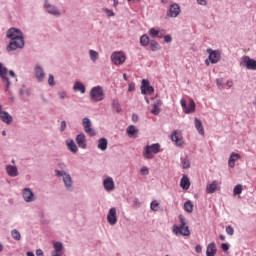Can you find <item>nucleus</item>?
<instances>
[{"label":"nucleus","instance_id":"nucleus-62","mask_svg":"<svg viewBox=\"0 0 256 256\" xmlns=\"http://www.w3.org/2000/svg\"><path fill=\"white\" fill-rule=\"evenodd\" d=\"M119 5V1L114 0V7H117Z\"/></svg>","mask_w":256,"mask_h":256},{"label":"nucleus","instance_id":"nucleus-34","mask_svg":"<svg viewBox=\"0 0 256 256\" xmlns=\"http://www.w3.org/2000/svg\"><path fill=\"white\" fill-rule=\"evenodd\" d=\"M89 55H90V59H91V61H93V63H95L97 61V59H99V52H97L95 50H90Z\"/></svg>","mask_w":256,"mask_h":256},{"label":"nucleus","instance_id":"nucleus-60","mask_svg":"<svg viewBox=\"0 0 256 256\" xmlns=\"http://www.w3.org/2000/svg\"><path fill=\"white\" fill-rule=\"evenodd\" d=\"M217 85H218V87H221L222 81L220 79L217 80Z\"/></svg>","mask_w":256,"mask_h":256},{"label":"nucleus","instance_id":"nucleus-37","mask_svg":"<svg viewBox=\"0 0 256 256\" xmlns=\"http://www.w3.org/2000/svg\"><path fill=\"white\" fill-rule=\"evenodd\" d=\"M112 107L116 111V113H121L122 109H121V104H119V101L113 100Z\"/></svg>","mask_w":256,"mask_h":256},{"label":"nucleus","instance_id":"nucleus-30","mask_svg":"<svg viewBox=\"0 0 256 256\" xmlns=\"http://www.w3.org/2000/svg\"><path fill=\"white\" fill-rule=\"evenodd\" d=\"M64 185L67 189H71V186L73 185V182L71 180V176L68 174H64L63 176Z\"/></svg>","mask_w":256,"mask_h":256},{"label":"nucleus","instance_id":"nucleus-4","mask_svg":"<svg viewBox=\"0 0 256 256\" xmlns=\"http://www.w3.org/2000/svg\"><path fill=\"white\" fill-rule=\"evenodd\" d=\"M90 99L96 102L103 101L105 99L103 88L101 86L93 87L90 91Z\"/></svg>","mask_w":256,"mask_h":256},{"label":"nucleus","instance_id":"nucleus-22","mask_svg":"<svg viewBox=\"0 0 256 256\" xmlns=\"http://www.w3.org/2000/svg\"><path fill=\"white\" fill-rule=\"evenodd\" d=\"M241 159V155L235 152H232L228 161L229 167L233 169L235 167V161H239Z\"/></svg>","mask_w":256,"mask_h":256},{"label":"nucleus","instance_id":"nucleus-53","mask_svg":"<svg viewBox=\"0 0 256 256\" xmlns=\"http://www.w3.org/2000/svg\"><path fill=\"white\" fill-rule=\"evenodd\" d=\"M201 251H203V248L201 247V245H196L195 252L196 253H201Z\"/></svg>","mask_w":256,"mask_h":256},{"label":"nucleus","instance_id":"nucleus-44","mask_svg":"<svg viewBox=\"0 0 256 256\" xmlns=\"http://www.w3.org/2000/svg\"><path fill=\"white\" fill-rule=\"evenodd\" d=\"M48 85H50L51 87L55 85V77L51 74L49 75V78H48Z\"/></svg>","mask_w":256,"mask_h":256},{"label":"nucleus","instance_id":"nucleus-1","mask_svg":"<svg viewBox=\"0 0 256 256\" xmlns=\"http://www.w3.org/2000/svg\"><path fill=\"white\" fill-rule=\"evenodd\" d=\"M6 37L11 39L7 51H15L16 49H23L25 47V40H23V33L17 28H10L7 31Z\"/></svg>","mask_w":256,"mask_h":256},{"label":"nucleus","instance_id":"nucleus-38","mask_svg":"<svg viewBox=\"0 0 256 256\" xmlns=\"http://www.w3.org/2000/svg\"><path fill=\"white\" fill-rule=\"evenodd\" d=\"M150 49H151V51H159V49H160L159 43H157V41H155V40H151L150 41Z\"/></svg>","mask_w":256,"mask_h":256},{"label":"nucleus","instance_id":"nucleus-9","mask_svg":"<svg viewBox=\"0 0 256 256\" xmlns=\"http://www.w3.org/2000/svg\"><path fill=\"white\" fill-rule=\"evenodd\" d=\"M181 107L184 109V113L186 115H189V113H193L195 111V101L190 100L189 104L187 105V102L185 99L180 100Z\"/></svg>","mask_w":256,"mask_h":256},{"label":"nucleus","instance_id":"nucleus-18","mask_svg":"<svg viewBox=\"0 0 256 256\" xmlns=\"http://www.w3.org/2000/svg\"><path fill=\"white\" fill-rule=\"evenodd\" d=\"M181 13V8L179 7V4H172L168 10L167 15L169 17H177Z\"/></svg>","mask_w":256,"mask_h":256},{"label":"nucleus","instance_id":"nucleus-24","mask_svg":"<svg viewBox=\"0 0 256 256\" xmlns=\"http://www.w3.org/2000/svg\"><path fill=\"white\" fill-rule=\"evenodd\" d=\"M180 187H182L185 191L191 187V182L189 181V177L184 175L180 180Z\"/></svg>","mask_w":256,"mask_h":256},{"label":"nucleus","instance_id":"nucleus-45","mask_svg":"<svg viewBox=\"0 0 256 256\" xmlns=\"http://www.w3.org/2000/svg\"><path fill=\"white\" fill-rule=\"evenodd\" d=\"M226 233H227V235H234L235 229H233L232 226H227L226 227Z\"/></svg>","mask_w":256,"mask_h":256},{"label":"nucleus","instance_id":"nucleus-59","mask_svg":"<svg viewBox=\"0 0 256 256\" xmlns=\"http://www.w3.org/2000/svg\"><path fill=\"white\" fill-rule=\"evenodd\" d=\"M9 75H10V77H12L13 79H15V72H13L12 70L9 71Z\"/></svg>","mask_w":256,"mask_h":256},{"label":"nucleus","instance_id":"nucleus-15","mask_svg":"<svg viewBox=\"0 0 256 256\" xmlns=\"http://www.w3.org/2000/svg\"><path fill=\"white\" fill-rule=\"evenodd\" d=\"M221 183L217 180L212 181L211 184H208L206 187V193L212 194L215 193V191H219L221 189L220 187Z\"/></svg>","mask_w":256,"mask_h":256},{"label":"nucleus","instance_id":"nucleus-55","mask_svg":"<svg viewBox=\"0 0 256 256\" xmlns=\"http://www.w3.org/2000/svg\"><path fill=\"white\" fill-rule=\"evenodd\" d=\"M55 173H56L57 177H64L65 176V174H63V172H61L59 170H56Z\"/></svg>","mask_w":256,"mask_h":256},{"label":"nucleus","instance_id":"nucleus-36","mask_svg":"<svg viewBox=\"0 0 256 256\" xmlns=\"http://www.w3.org/2000/svg\"><path fill=\"white\" fill-rule=\"evenodd\" d=\"M11 235H12V237H13V239H14L15 241H20V240H21V233H19V230L13 229V230L11 231Z\"/></svg>","mask_w":256,"mask_h":256},{"label":"nucleus","instance_id":"nucleus-57","mask_svg":"<svg viewBox=\"0 0 256 256\" xmlns=\"http://www.w3.org/2000/svg\"><path fill=\"white\" fill-rule=\"evenodd\" d=\"M59 97H60V99H65V97H67V93H65V92H60V93H59Z\"/></svg>","mask_w":256,"mask_h":256},{"label":"nucleus","instance_id":"nucleus-32","mask_svg":"<svg viewBox=\"0 0 256 256\" xmlns=\"http://www.w3.org/2000/svg\"><path fill=\"white\" fill-rule=\"evenodd\" d=\"M184 210L187 213H193V202H191V200H188L184 203Z\"/></svg>","mask_w":256,"mask_h":256},{"label":"nucleus","instance_id":"nucleus-25","mask_svg":"<svg viewBox=\"0 0 256 256\" xmlns=\"http://www.w3.org/2000/svg\"><path fill=\"white\" fill-rule=\"evenodd\" d=\"M35 75L38 81H43L45 79V72L43 71V68L41 66L35 67Z\"/></svg>","mask_w":256,"mask_h":256},{"label":"nucleus","instance_id":"nucleus-58","mask_svg":"<svg viewBox=\"0 0 256 256\" xmlns=\"http://www.w3.org/2000/svg\"><path fill=\"white\" fill-rule=\"evenodd\" d=\"M36 255L43 256V250H41V249L36 250Z\"/></svg>","mask_w":256,"mask_h":256},{"label":"nucleus","instance_id":"nucleus-54","mask_svg":"<svg viewBox=\"0 0 256 256\" xmlns=\"http://www.w3.org/2000/svg\"><path fill=\"white\" fill-rule=\"evenodd\" d=\"M128 91H135V84L134 83L129 84Z\"/></svg>","mask_w":256,"mask_h":256},{"label":"nucleus","instance_id":"nucleus-6","mask_svg":"<svg viewBox=\"0 0 256 256\" xmlns=\"http://www.w3.org/2000/svg\"><path fill=\"white\" fill-rule=\"evenodd\" d=\"M206 53H208V59L210 63L215 64L219 63L221 61V52L219 50H213L211 48H208L206 50Z\"/></svg>","mask_w":256,"mask_h":256},{"label":"nucleus","instance_id":"nucleus-43","mask_svg":"<svg viewBox=\"0 0 256 256\" xmlns=\"http://www.w3.org/2000/svg\"><path fill=\"white\" fill-rule=\"evenodd\" d=\"M104 13H106L107 17H115V12H113V10L105 8Z\"/></svg>","mask_w":256,"mask_h":256},{"label":"nucleus","instance_id":"nucleus-31","mask_svg":"<svg viewBox=\"0 0 256 256\" xmlns=\"http://www.w3.org/2000/svg\"><path fill=\"white\" fill-rule=\"evenodd\" d=\"M74 91H80V93H85V85L81 82H76L73 87Z\"/></svg>","mask_w":256,"mask_h":256},{"label":"nucleus","instance_id":"nucleus-41","mask_svg":"<svg viewBox=\"0 0 256 256\" xmlns=\"http://www.w3.org/2000/svg\"><path fill=\"white\" fill-rule=\"evenodd\" d=\"M149 35H150V37H162L160 35V32L158 30H156L155 28H151L149 30Z\"/></svg>","mask_w":256,"mask_h":256},{"label":"nucleus","instance_id":"nucleus-39","mask_svg":"<svg viewBox=\"0 0 256 256\" xmlns=\"http://www.w3.org/2000/svg\"><path fill=\"white\" fill-rule=\"evenodd\" d=\"M243 193V185L238 184L234 187L233 194L234 195H241Z\"/></svg>","mask_w":256,"mask_h":256},{"label":"nucleus","instance_id":"nucleus-46","mask_svg":"<svg viewBox=\"0 0 256 256\" xmlns=\"http://www.w3.org/2000/svg\"><path fill=\"white\" fill-rule=\"evenodd\" d=\"M141 175H149V168L147 167H142L140 170Z\"/></svg>","mask_w":256,"mask_h":256},{"label":"nucleus","instance_id":"nucleus-49","mask_svg":"<svg viewBox=\"0 0 256 256\" xmlns=\"http://www.w3.org/2000/svg\"><path fill=\"white\" fill-rule=\"evenodd\" d=\"M164 41L165 43H171V41H173V38H171V35H166L164 36Z\"/></svg>","mask_w":256,"mask_h":256},{"label":"nucleus","instance_id":"nucleus-27","mask_svg":"<svg viewBox=\"0 0 256 256\" xmlns=\"http://www.w3.org/2000/svg\"><path fill=\"white\" fill-rule=\"evenodd\" d=\"M194 125L199 134L205 135V128H203V123L201 122V120H199L198 118H195Z\"/></svg>","mask_w":256,"mask_h":256},{"label":"nucleus","instance_id":"nucleus-14","mask_svg":"<svg viewBox=\"0 0 256 256\" xmlns=\"http://www.w3.org/2000/svg\"><path fill=\"white\" fill-rule=\"evenodd\" d=\"M44 7H45L47 13H49L50 15H55L56 17H59V15H61V12H59V9H57V7L49 4L48 1H45Z\"/></svg>","mask_w":256,"mask_h":256},{"label":"nucleus","instance_id":"nucleus-12","mask_svg":"<svg viewBox=\"0 0 256 256\" xmlns=\"http://www.w3.org/2000/svg\"><path fill=\"white\" fill-rule=\"evenodd\" d=\"M243 63L246 69H249L251 71H256V60L251 59V57L249 56H244Z\"/></svg>","mask_w":256,"mask_h":256},{"label":"nucleus","instance_id":"nucleus-40","mask_svg":"<svg viewBox=\"0 0 256 256\" xmlns=\"http://www.w3.org/2000/svg\"><path fill=\"white\" fill-rule=\"evenodd\" d=\"M150 208L152 211H159V202L157 200L152 201L150 204Z\"/></svg>","mask_w":256,"mask_h":256},{"label":"nucleus","instance_id":"nucleus-19","mask_svg":"<svg viewBox=\"0 0 256 256\" xmlns=\"http://www.w3.org/2000/svg\"><path fill=\"white\" fill-rule=\"evenodd\" d=\"M103 185L105 191H113V189H115V182L111 177H107L106 179H104Z\"/></svg>","mask_w":256,"mask_h":256},{"label":"nucleus","instance_id":"nucleus-64","mask_svg":"<svg viewBox=\"0 0 256 256\" xmlns=\"http://www.w3.org/2000/svg\"><path fill=\"white\" fill-rule=\"evenodd\" d=\"M221 241H225V235H220Z\"/></svg>","mask_w":256,"mask_h":256},{"label":"nucleus","instance_id":"nucleus-5","mask_svg":"<svg viewBox=\"0 0 256 256\" xmlns=\"http://www.w3.org/2000/svg\"><path fill=\"white\" fill-rule=\"evenodd\" d=\"M111 61L114 63V65H123V63L127 61V56H125V53L121 51L113 52L111 54Z\"/></svg>","mask_w":256,"mask_h":256},{"label":"nucleus","instance_id":"nucleus-63","mask_svg":"<svg viewBox=\"0 0 256 256\" xmlns=\"http://www.w3.org/2000/svg\"><path fill=\"white\" fill-rule=\"evenodd\" d=\"M228 87H233V82H227Z\"/></svg>","mask_w":256,"mask_h":256},{"label":"nucleus","instance_id":"nucleus-17","mask_svg":"<svg viewBox=\"0 0 256 256\" xmlns=\"http://www.w3.org/2000/svg\"><path fill=\"white\" fill-rule=\"evenodd\" d=\"M0 119L3 121V123H6V125H11L13 123V116L9 114L7 111H1L0 112Z\"/></svg>","mask_w":256,"mask_h":256},{"label":"nucleus","instance_id":"nucleus-33","mask_svg":"<svg viewBox=\"0 0 256 256\" xmlns=\"http://www.w3.org/2000/svg\"><path fill=\"white\" fill-rule=\"evenodd\" d=\"M140 44L142 47H147V45H149V36L147 34L140 37Z\"/></svg>","mask_w":256,"mask_h":256},{"label":"nucleus","instance_id":"nucleus-42","mask_svg":"<svg viewBox=\"0 0 256 256\" xmlns=\"http://www.w3.org/2000/svg\"><path fill=\"white\" fill-rule=\"evenodd\" d=\"M54 251L63 253V244L61 242H55L54 243Z\"/></svg>","mask_w":256,"mask_h":256},{"label":"nucleus","instance_id":"nucleus-56","mask_svg":"<svg viewBox=\"0 0 256 256\" xmlns=\"http://www.w3.org/2000/svg\"><path fill=\"white\" fill-rule=\"evenodd\" d=\"M199 5H207V0H197Z\"/></svg>","mask_w":256,"mask_h":256},{"label":"nucleus","instance_id":"nucleus-28","mask_svg":"<svg viewBox=\"0 0 256 256\" xmlns=\"http://www.w3.org/2000/svg\"><path fill=\"white\" fill-rule=\"evenodd\" d=\"M126 133H127L128 137H135V135H137L139 133V130L137 128H135L134 125H130L126 129Z\"/></svg>","mask_w":256,"mask_h":256},{"label":"nucleus","instance_id":"nucleus-23","mask_svg":"<svg viewBox=\"0 0 256 256\" xmlns=\"http://www.w3.org/2000/svg\"><path fill=\"white\" fill-rule=\"evenodd\" d=\"M171 139L177 147H181V145H183V138L177 135V130L172 133Z\"/></svg>","mask_w":256,"mask_h":256},{"label":"nucleus","instance_id":"nucleus-47","mask_svg":"<svg viewBox=\"0 0 256 256\" xmlns=\"http://www.w3.org/2000/svg\"><path fill=\"white\" fill-rule=\"evenodd\" d=\"M182 167L183 169H189V167H191V162H189V160H184Z\"/></svg>","mask_w":256,"mask_h":256},{"label":"nucleus","instance_id":"nucleus-10","mask_svg":"<svg viewBox=\"0 0 256 256\" xmlns=\"http://www.w3.org/2000/svg\"><path fill=\"white\" fill-rule=\"evenodd\" d=\"M82 125L84 127V131L86 135H90V137H93L96 135L95 130L91 127V120L89 118H83Z\"/></svg>","mask_w":256,"mask_h":256},{"label":"nucleus","instance_id":"nucleus-50","mask_svg":"<svg viewBox=\"0 0 256 256\" xmlns=\"http://www.w3.org/2000/svg\"><path fill=\"white\" fill-rule=\"evenodd\" d=\"M66 128H67V122L65 120H63L60 125V131H63Z\"/></svg>","mask_w":256,"mask_h":256},{"label":"nucleus","instance_id":"nucleus-26","mask_svg":"<svg viewBox=\"0 0 256 256\" xmlns=\"http://www.w3.org/2000/svg\"><path fill=\"white\" fill-rule=\"evenodd\" d=\"M161 105H163V102L161 100H157L154 103L153 109L151 110V114L159 115V113H161Z\"/></svg>","mask_w":256,"mask_h":256},{"label":"nucleus","instance_id":"nucleus-2","mask_svg":"<svg viewBox=\"0 0 256 256\" xmlns=\"http://www.w3.org/2000/svg\"><path fill=\"white\" fill-rule=\"evenodd\" d=\"M180 225L173 226V233L176 236L182 235V237H189L191 235V231L189 230V226L187 225V221L183 215L179 216Z\"/></svg>","mask_w":256,"mask_h":256},{"label":"nucleus","instance_id":"nucleus-21","mask_svg":"<svg viewBox=\"0 0 256 256\" xmlns=\"http://www.w3.org/2000/svg\"><path fill=\"white\" fill-rule=\"evenodd\" d=\"M6 172L9 177H17L19 175V170L17 169V166L13 165H7Z\"/></svg>","mask_w":256,"mask_h":256},{"label":"nucleus","instance_id":"nucleus-7","mask_svg":"<svg viewBox=\"0 0 256 256\" xmlns=\"http://www.w3.org/2000/svg\"><path fill=\"white\" fill-rule=\"evenodd\" d=\"M8 70L3 66V64L0 63V77L2 79V83L6 87V91H9V87H11V81H9V78L7 77Z\"/></svg>","mask_w":256,"mask_h":256},{"label":"nucleus","instance_id":"nucleus-11","mask_svg":"<svg viewBox=\"0 0 256 256\" xmlns=\"http://www.w3.org/2000/svg\"><path fill=\"white\" fill-rule=\"evenodd\" d=\"M22 197L26 203H33L35 201V194L29 188H24L22 190Z\"/></svg>","mask_w":256,"mask_h":256},{"label":"nucleus","instance_id":"nucleus-35","mask_svg":"<svg viewBox=\"0 0 256 256\" xmlns=\"http://www.w3.org/2000/svg\"><path fill=\"white\" fill-rule=\"evenodd\" d=\"M67 146H68V149H70V151H71L72 153H76V152L78 151V149H77V144H75V141H73V140H71L70 142H68Z\"/></svg>","mask_w":256,"mask_h":256},{"label":"nucleus","instance_id":"nucleus-29","mask_svg":"<svg viewBox=\"0 0 256 256\" xmlns=\"http://www.w3.org/2000/svg\"><path fill=\"white\" fill-rule=\"evenodd\" d=\"M107 145H108L107 139L101 138L98 140V149H100L101 151H106Z\"/></svg>","mask_w":256,"mask_h":256},{"label":"nucleus","instance_id":"nucleus-13","mask_svg":"<svg viewBox=\"0 0 256 256\" xmlns=\"http://www.w3.org/2000/svg\"><path fill=\"white\" fill-rule=\"evenodd\" d=\"M107 221L109 225H115L117 223V209L110 208L109 213L107 215Z\"/></svg>","mask_w":256,"mask_h":256},{"label":"nucleus","instance_id":"nucleus-20","mask_svg":"<svg viewBox=\"0 0 256 256\" xmlns=\"http://www.w3.org/2000/svg\"><path fill=\"white\" fill-rule=\"evenodd\" d=\"M217 255V245H215V242H212L208 244L206 248V256H215Z\"/></svg>","mask_w":256,"mask_h":256},{"label":"nucleus","instance_id":"nucleus-52","mask_svg":"<svg viewBox=\"0 0 256 256\" xmlns=\"http://www.w3.org/2000/svg\"><path fill=\"white\" fill-rule=\"evenodd\" d=\"M52 256H63V252H59V251L54 250L52 252Z\"/></svg>","mask_w":256,"mask_h":256},{"label":"nucleus","instance_id":"nucleus-48","mask_svg":"<svg viewBox=\"0 0 256 256\" xmlns=\"http://www.w3.org/2000/svg\"><path fill=\"white\" fill-rule=\"evenodd\" d=\"M221 249H222L223 251H229V244H227V243H222V244H221Z\"/></svg>","mask_w":256,"mask_h":256},{"label":"nucleus","instance_id":"nucleus-16","mask_svg":"<svg viewBox=\"0 0 256 256\" xmlns=\"http://www.w3.org/2000/svg\"><path fill=\"white\" fill-rule=\"evenodd\" d=\"M76 143L80 149H86L87 148V139L85 137L84 133H80L76 136Z\"/></svg>","mask_w":256,"mask_h":256},{"label":"nucleus","instance_id":"nucleus-51","mask_svg":"<svg viewBox=\"0 0 256 256\" xmlns=\"http://www.w3.org/2000/svg\"><path fill=\"white\" fill-rule=\"evenodd\" d=\"M132 121H133V123H137V121H139V116L137 114H133Z\"/></svg>","mask_w":256,"mask_h":256},{"label":"nucleus","instance_id":"nucleus-8","mask_svg":"<svg viewBox=\"0 0 256 256\" xmlns=\"http://www.w3.org/2000/svg\"><path fill=\"white\" fill-rule=\"evenodd\" d=\"M141 93L142 95H153V93H155V89L153 88V86L149 85V80H142Z\"/></svg>","mask_w":256,"mask_h":256},{"label":"nucleus","instance_id":"nucleus-3","mask_svg":"<svg viewBox=\"0 0 256 256\" xmlns=\"http://www.w3.org/2000/svg\"><path fill=\"white\" fill-rule=\"evenodd\" d=\"M157 153H161V145H159V143L146 145L143 148L142 155L144 159H154Z\"/></svg>","mask_w":256,"mask_h":256},{"label":"nucleus","instance_id":"nucleus-61","mask_svg":"<svg viewBox=\"0 0 256 256\" xmlns=\"http://www.w3.org/2000/svg\"><path fill=\"white\" fill-rule=\"evenodd\" d=\"M27 256H35V253H33V252H27Z\"/></svg>","mask_w":256,"mask_h":256}]
</instances>
